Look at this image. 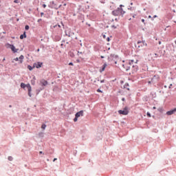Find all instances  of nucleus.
Instances as JSON below:
<instances>
[{"label": "nucleus", "mask_w": 176, "mask_h": 176, "mask_svg": "<svg viewBox=\"0 0 176 176\" xmlns=\"http://www.w3.org/2000/svg\"><path fill=\"white\" fill-rule=\"evenodd\" d=\"M31 84L33 85H35V80H31Z\"/></svg>", "instance_id": "412c9836"}, {"label": "nucleus", "mask_w": 176, "mask_h": 176, "mask_svg": "<svg viewBox=\"0 0 176 176\" xmlns=\"http://www.w3.org/2000/svg\"><path fill=\"white\" fill-rule=\"evenodd\" d=\"M80 116H83V111H80L76 113V118H80Z\"/></svg>", "instance_id": "1a4fd4ad"}, {"label": "nucleus", "mask_w": 176, "mask_h": 176, "mask_svg": "<svg viewBox=\"0 0 176 176\" xmlns=\"http://www.w3.org/2000/svg\"><path fill=\"white\" fill-rule=\"evenodd\" d=\"M104 82H105V80H100V83H104Z\"/></svg>", "instance_id": "a878e982"}, {"label": "nucleus", "mask_w": 176, "mask_h": 176, "mask_svg": "<svg viewBox=\"0 0 176 176\" xmlns=\"http://www.w3.org/2000/svg\"><path fill=\"white\" fill-rule=\"evenodd\" d=\"M125 86H129V84H125Z\"/></svg>", "instance_id": "37998d69"}, {"label": "nucleus", "mask_w": 176, "mask_h": 176, "mask_svg": "<svg viewBox=\"0 0 176 176\" xmlns=\"http://www.w3.org/2000/svg\"><path fill=\"white\" fill-rule=\"evenodd\" d=\"M138 47H142V46H148V44L145 41H138Z\"/></svg>", "instance_id": "0eeeda50"}, {"label": "nucleus", "mask_w": 176, "mask_h": 176, "mask_svg": "<svg viewBox=\"0 0 176 176\" xmlns=\"http://www.w3.org/2000/svg\"><path fill=\"white\" fill-rule=\"evenodd\" d=\"M106 40L107 41V42H109V41H111V39L109 38V37H107V38H106Z\"/></svg>", "instance_id": "393cba45"}, {"label": "nucleus", "mask_w": 176, "mask_h": 176, "mask_svg": "<svg viewBox=\"0 0 176 176\" xmlns=\"http://www.w3.org/2000/svg\"><path fill=\"white\" fill-rule=\"evenodd\" d=\"M27 89L28 90V96L29 97H32V96L31 95V91H32V88L31 87V85L27 84Z\"/></svg>", "instance_id": "423d86ee"}, {"label": "nucleus", "mask_w": 176, "mask_h": 176, "mask_svg": "<svg viewBox=\"0 0 176 176\" xmlns=\"http://www.w3.org/2000/svg\"><path fill=\"white\" fill-rule=\"evenodd\" d=\"M41 129H43V130H45L46 129V124H43L42 126H41Z\"/></svg>", "instance_id": "dca6fc26"}, {"label": "nucleus", "mask_w": 176, "mask_h": 176, "mask_svg": "<svg viewBox=\"0 0 176 176\" xmlns=\"http://www.w3.org/2000/svg\"><path fill=\"white\" fill-rule=\"evenodd\" d=\"M122 101H124V98H123L122 99Z\"/></svg>", "instance_id": "79ce46f5"}, {"label": "nucleus", "mask_w": 176, "mask_h": 176, "mask_svg": "<svg viewBox=\"0 0 176 176\" xmlns=\"http://www.w3.org/2000/svg\"><path fill=\"white\" fill-rule=\"evenodd\" d=\"M25 29L28 31V30H30V26L28 25H25Z\"/></svg>", "instance_id": "f3484780"}, {"label": "nucleus", "mask_w": 176, "mask_h": 176, "mask_svg": "<svg viewBox=\"0 0 176 176\" xmlns=\"http://www.w3.org/2000/svg\"><path fill=\"white\" fill-rule=\"evenodd\" d=\"M74 122H78V118L75 117V118L74 119Z\"/></svg>", "instance_id": "b1692460"}, {"label": "nucleus", "mask_w": 176, "mask_h": 176, "mask_svg": "<svg viewBox=\"0 0 176 176\" xmlns=\"http://www.w3.org/2000/svg\"><path fill=\"white\" fill-rule=\"evenodd\" d=\"M155 57H158L157 54H155Z\"/></svg>", "instance_id": "4c0bfd02"}, {"label": "nucleus", "mask_w": 176, "mask_h": 176, "mask_svg": "<svg viewBox=\"0 0 176 176\" xmlns=\"http://www.w3.org/2000/svg\"><path fill=\"white\" fill-rule=\"evenodd\" d=\"M103 38H104V39L107 38V37H103Z\"/></svg>", "instance_id": "09e8293b"}, {"label": "nucleus", "mask_w": 176, "mask_h": 176, "mask_svg": "<svg viewBox=\"0 0 176 176\" xmlns=\"http://www.w3.org/2000/svg\"><path fill=\"white\" fill-rule=\"evenodd\" d=\"M44 13L43 12H41V16L42 17V16H43Z\"/></svg>", "instance_id": "c756f323"}, {"label": "nucleus", "mask_w": 176, "mask_h": 176, "mask_svg": "<svg viewBox=\"0 0 176 176\" xmlns=\"http://www.w3.org/2000/svg\"><path fill=\"white\" fill-rule=\"evenodd\" d=\"M14 3H20V0H14Z\"/></svg>", "instance_id": "6ab92c4d"}, {"label": "nucleus", "mask_w": 176, "mask_h": 176, "mask_svg": "<svg viewBox=\"0 0 176 176\" xmlns=\"http://www.w3.org/2000/svg\"><path fill=\"white\" fill-rule=\"evenodd\" d=\"M41 67H42V63H38L36 65V67H37V68H41Z\"/></svg>", "instance_id": "4468645a"}, {"label": "nucleus", "mask_w": 176, "mask_h": 176, "mask_svg": "<svg viewBox=\"0 0 176 176\" xmlns=\"http://www.w3.org/2000/svg\"><path fill=\"white\" fill-rule=\"evenodd\" d=\"M131 63H134V60H132L131 62L122 65V67L125 69L126 71H129V69H130L131 67Z\"/></svg>", "instance_id": "f03ea898"}, {"label": "nucleus", "mask_w": 176, "mask_h": 176, "mask_svg": "<svg viewBox=\"0 0 176 176\" xmlns=\"http://www.w3.org/2000/svg\"><path fill=\"white\" fill-rule=\"evenodd\" d=\"M147 116H148V118H151L152 116L149 113V112H147Z\"/></svg>", "instance_id": "5701e85b"}, {"label": "nucleus", "mask_w": 176, "mask_h": 176, "mask_svg": "<svg viewBox=\"0 0 176 176\" xmlns=\"http://www.w3.org/2000/svg\"><path fill=\"white\" fill-rule=\"evenodd\" d=\"M102 57V58H104V56H101Z\"/></svg>", "instance_id": "8fccbe9b"}, {"label": "nucleus", "mask_w": 176, "mask_h": 176, "mask_svg": "<svg viewBox=\"0 0 176 176\" xmlns=\"http://www.w3.org/2000/svg\"><path fill=\"white\" fill-rule=\"evenodd\" d=\"M159 45H162V41H159Z\"/></svg>", "instance_id": "58836bf2"}, {"label": "nucleus", "mask_w": 176, "mask_h": 176, "mask_svg": "<svg viewBox=\"0 0 176 176\" xmlns=\"http://www.w3.org/2000/svg\"><path fill=\"white\" fill-rule=\"evenodd\" d=\"M127 89V90H130V89L129 88H126Z\"/></svg>", "instance_id": "de8ad7c7"}, {"label": "nucleus", "mask_w": 176, "mask_h": 176, "mask_svg": "<svg viewBox=\"0 0 176 176\" xmlns=\"http://www.w3.org/2000/svg\"><path fill=\"white\" fill-rule=\"evenodd\" d=\"M107 63H104V65H102V69L100 70V72H104V71H105V68H107Z\"/></svg>", "instance_id": "9d476101"}, {"label": "nucleus", "mask_w": 176, "mask_h": 176, "mask_svg": "<svg viewBox=\"0 0 176 176\" xmlns=\"http://www.w3.org/2000/svg\"><path fill=\"white\" fill-rule=\"evenodd\" d=\"M41 83L43 85V86H46L47 85V82L45 80H42Z\"/></svg>", "instance_id": "f8f14e48"}, {"label": "nucleus", "mask_w": 176, "mask_h": 176, "mask_svg": "<svg viewBox=\"0 0 176 176\" xmlns=\"http://www.w3.org/2000/svg\"><path fill=\"white\" fill-rule=\"evenodd\" d=\"M24 38H27V34H25V32L23 33V34H21L20 36V39H24Z\"/></svg>", "instance_id": "9b49d317"}, {"label": "nucleus", "mask_w": 176, "mask_h": 176, "mask_svg": "<svg viewBox=\"0 0 176 176\" xmlns=\"http://www.w3.org/2000/svg\"><path fill=\"white\" fill-rule=\"evenodd\" d=\"M156 17H157V16L155 15V16H153V19H156Z\"/></svg>", "instance_id": "f704fd0d"}, {"label": "nucleus", "mask_w": 176, "mask_h": 176, "mask_svg": "<svg viewBox=\"0 0 176 176\" xmlns=\"http://www.w3.org/2000/svg\"><path fill=\"white\" fill-rule=\"evenodd\" d=\"M28 69L29 71H32V69H34V67H32L31 65H28Z\"/></svg>", "instance_id": "2eb2a0df"}, {"label": "nucleus", "mask_w": 176, "mask_h": 176, "mask_svg": "<svg viewBox=\"0 0 176 176\" xmlns=\"http://www.w3.org/2000/svg\"><path fill=\"white\" fill-rule=\"evenodd\" d=\"M98 93H102V91H101L100 89H97Z\"/></svg>", "instance_id": "4be33fe9"}, {"label": "nucleus", "mask_w": 176, "mask_h": 176, "mask_svg": "<svg viewBox=\"0 0 176 176\" xmlns=\"http://www.w3.org/2000/svg\"><path fill=\"white\" fill-rule=\"evenodd\" d=\"M5 60H6V58H4L3 59V61H5Z\"/></svg>", "instance_id": "a18cd8bd"}, {"label": "nucleus", "mask_w": 176, "mask_h": 176, "mask_svg": "<svg viewBox=\"0 0 176 176\" xmlns=\"http://www.w3.org/2000/svg\"><path fill=\"white\" fill-rule=\"evenodd\" d=\"M171 86H173V84H170L169 86V89H171Z\"/></svg>", "instance_id": "473e14b6"}, {"label": "nucleus", "mask_w": 176, "mask_h": 176, "mask_svg": "<svg viewBox=\"0 0 176 176\" xmlns=\"http://www.w3.org/2000/svg\"><path fill=\"white\" fill-rule=\"evenodd\" d=\"M67 6V4L65 3V4H64V6Z\"/></svg>", "instance_id": "49530a36"}, {"label": "nucleus", "mask_w": 176, "mask_h": 176, "mask_svg": "<svg viewBox=\"0 0 176 176\" xmlns=\"http://www.w3.org/2000/svg\"><path fill=\"white\" fill-rule=\"evenodd\" d=\"M43 8H46V5H45V4H43Z\"/></svg>", "instance_id": "2f4dec72"}, {"label": "nucleus", "mask_w": 176, "mask_h": 176, "mask_svg": "<svg viewBox=\"0 0 176 176\" xmlns=\"http://www.w3.org/2000/svg\"><path fill=\"white\" fill-rule=\"evenodd\" d=\"M69 65H74V63H69Z\"/></svg>", "instance_id": "c85d7f7f"}, {"label": "nucleus", "mask_w": 176, "mask_h": 176, "mask_svg": "<svg viewBox=\"0 0 176 176\" xmlns=\"http://www.w3.org/2000/svg\"><path fill=\"white\" fill-rule=\"evenodd\" d=\"M10 107H12V105H10Z\"/></svg>", "instance_id": "3c124183"}, {"label": "nucleus", "mask_w": 176, "mask_h": 176, "mask_svg": "<svg viewBox=\"0 0 176 176\" xmlns=\"http://www.w3.org/2000/svg\"><path fill=\"white\" fill-rule=\"evenodd\" d=\"M148 19H152V16L151 15H149Z\"/></svg>", "instance_id": "c9c22d12"}, {"label": "nucleus", "mask_w": 176, "mask_h": 176, "mask_svg": "<svg viewBox=\"0 0 176 176\" xmlns=\"http://www.w3.org/2000/svg\"><path fill=\"white\" fill-rule=\"evenodd\" d=\"M118 113H120V115H129V109L124 107L123 110H119Z\"/></svg>", "instance_id": "7ed1b4c3"}, {"label": "nucleus", "mask_w": 176, "mask_h": 176, "mask_svg": "<svg viewBox=\"0 0 176 176\" xmlns=\"http://www.w3.org/2000/svg\"><path fill=\"white\" fill-rule=\"evenodd\" d=\"M14 61H19V64H23V60H24V56L21 55L19 58H14Z\"/></svg>", "instance_id": "20e7f679"}, {"label": "nucleus", "mask_w": 176, "mask_h": 176, "mask_svg": "<svg viewBox=\"0 0 176 176\" xmlns=\"http://www.w3.org/2000/svg\"><path fill=\"white\" fill-rule=\"evenodd\" d=\"M21 87L22 89H25V87H27V85L24 84V82H21Z\"/></svg>", "instance_id": "ddd939ff"}, {"label": "nucleus", "mask_w": 176, "mask_h": 176, "mask_svg": "<svg viewBox=\"0 0 176 176\" xmlns=\"http://www.w3.org/2000/svg\"><path fill=\"white\" fill-rule=\"evenodd\" d=\"M39 21H42V19H38V23H39Z\"/></svg>", "instance_id": "e433bc0d"}, {"label": "nucleus", "mask_w": 176, "mask_h": 176, "mask_svg": "<svg viewBox=\"0 0 176 176\" xmlns=\"http://www.w3.org/2000/svg\"><path fill=\"white\" fill-rule=\"evenodd\" d=\"M56 160H57V158L54 159V162H56Z\"/></svg>", "instance_id": "ea45409f"}, {"label": "nucleus", "mask_w": 176, "mask_h": 176, "mask_svg": "<svg viewBox=\"0 0 176 176\" xmlns=\"http://www.w3.org/2000/svg\"><path fill=\"white\" fill-rule=\"evenodd\" d=\"M136 16H137V14H133V15H132V17H133V19H134V18H135Z\"/></svg>", "instance_id": "bb28decb"}, {"label": "nucleus", "mask_w": 176, "mask_h": 176, "mask_svg": "<svg viewBox=\"0 0 176 176\" xmlns=\"http://www.w3.org/2000/svg\"><path fill=\"white\" fill-rule=\"evenodd\" d=\"M153 109H156V107H153Z\"/></svg>", "instance_id": "a19ab883"}, {"label": "nucleus", "mask_w": 176, "mask_h": 176, "mask_svg": "<svg viewBox=\"0 0 176 176\" xmlns=\"http://www.w3.org/2000/svg\"><path fill=\"white\" fill-rule=\"evenodd\" d=\"M142 23H145V19H142Z\"/></svg>", "instance_id": "7c9ffc66"}, {"label": "nucleus", "mask_w": 176, "mask_h": 176, "mask_svg": "<svg viewBox=\"0 0 176 176\" xmlns=\"http://www.w3.org/2000/svg\"><path fill=\"white\" fill-rule=\"evenodd\" d=\"M138 69V67L135 66L134 72H137Z\"/></svg>", "instance_id": "a211bd4d"}, {"label": "nucleus", "mask_w": 176, "mask_h": 176, "mask_svg": "<svg viewBox=\"0 0 176 176\" xmlns=\"http://www.w3.org/2000/svg\"><path fill=\"white\" fill-rule=\"evenodd\" d=\"M8 160H10V162H12V160H13V157L11 156L8 157Z\"/></svg>", "instance_id": "aec40b11"}, {"label": "nucleus", "mask_w": 176, "mask_h": 176, "mask_svg": "<svg viewBox=\"0 0 176 176\" xmlns=\"http://www.w3.org/2000/svg\"><path fill=\"white\" fill-rule=\"evenodd\" d=\"M176 112V107L172 110H170L166 112V115L170 116V115H174V113Z\"/></svg>", "instance_id": "6e6552de"}, {"label": "nucleus", "mask_w": 176, "mask_h": 176, "mask_svg": "<svg viewBox=\"0 0 176 176\" xmlns=\"http://www.w3.org/2000/svg\"><path fill=\"white\" fill-rule=\"evenodd\" d=\"M37 52H40V50H39V49H38V50H37Z\"/></svg>", "instance_id": "c03bdc74"}, {"label": "nucleus", "mask_w": 176, "mask_h": 176, "mask_svg": "<svg viewBox=\"0 0 176 176\" xmlns=\"http://www.w3.org/2000/svg\"><path fill=\"white\" fill-rule=\"evenodd\" d=\"M8 47H10V49H11L12 52H13V53H17V52H19V49H16V47H14V45H8Z\"/></svg>", "instance_id": "39448f33"}, {"label": "nucleus", "mask_w": 176, "mask_h": 176, "mask_svg": "<svg viewBox=\"0 0 176 176\" xmlns=\"http://www.w3.org/2000/svg\"><path fill=\"white\" fill-rule=\"evenodd\" d=\"M79 54H82V52H78V56H79Z\"/></svg>", "instance_id": "cd10ccee"}, {"label": "nucleus", "mask_w": 176, "mask_h": 176, "mask_svg": "<svg viewBox=\"0 0 176 176\" xmlns=\"http://www.w3.org/2000/svg\"><path fill=\"white\" fill-rule=\"evenodd\" d=\"M122 7H123V5H120V8H118V9H116V10H113L112 12V15L113 16H120V14L122 16H123V14H124V13H126V12H124V10H123V8H122Z\"/></svg>", "instance_id": "f257e3e1"}, {"label": "nucleus", "mask_w": 176, "mask_h": 176, "mask_svg": "<svg viewBox=\"0 0 176 176\" xmlns=\"http://www.w3.org/2000/svg\"><path fill=\"white\" fill-rule=\"evenodd\" d=\"M42 153H43V152H42V151H40V152H39V154H40V155H42Z\"/></svg>", "instance_id": "72a5a7b5"}]
</instances>
